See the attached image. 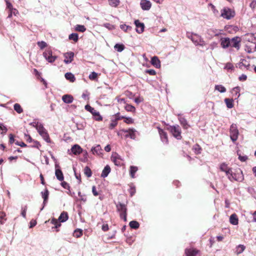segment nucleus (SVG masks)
<instances>
[{"label": "nucleus", "instance_id": "obj_61", "mask_svg": "<svg viewBox=\"0 0 256 256\" xmlns=\"http://www.w3.org/2000/svg\"><path fill=\"white\" fill-rule=\"evenodd\" d=\"M14 135L12 134H9V142L12 144L14 142Z\"/></svg>", "mask_w": 256, "mask_h": 256}, {"label": "nucleus", "instance_id": "obj_9", "mask_svg": "<svg viewBox=\"0 0 256 256\" xmlns=\"http://www.w3.org/2000/svg\"><path fill=\"white\" fill-rule=\"evenodd\" d=\"M111 158L115 165L118 166L123 165L124 160L118 154L116 153L114 154H113Z\"/></svg>", "mask_w": 256, "mask_h": 256}, {"label": "nucleus", "instance_id": "obj_11", "mask_svg": "<svg viewBox=\"0 0 256 256\" xmlns=\"http://www.w3.org/2000/svg\"><path fill=\"white\" fill-rule=\"evenodd\" d=\"M157 128L162 141L166 144H168V140L166 132L158 126L157 127Z\"/></svg>", "mask_w": 256, "mask_h": 256}, {"label": "nucleus", "instance_id": "obj_34", "mask_svg": "<svg viewBox=\"0 0 256 256\" xmlns=\"http://www.w3.org/2000/svg\"><path fill=\"white\" fill-rule=\"evenodd\" d=\"M14 108L18 114H21L23 112V109L19 104H15L14 106Z\"/></svg>", "mask_w": 256, "mask_h": 256}, {"label": "nucleus", "instance_id": "obj_8", "mask_svg": "<svg viewBox=\"0 0 256 256\" xmlns=\"http://www.w3.org/2000/svg\"><path fill=\"white\" fill-rule=\"evenodd\" d=\"M43 56L49 62L52 63L54 62L57 58L56 56H52V52L50 49H46L43 52Z\"/></svg>", "mask_w": 256, "mask_h": 256}, {"label": "nucleus", "instance_id": "obj_7", "mask_svg": "<svg viewBox=\"0 0 256 256\" xmlns=\"http://www.w3.org/2000/svg\"><path fill=\"white\" fill-rule=\"evenodd\" d=\"M230 137L232 140L234 142H236L238 136V130L237 128V126L235 124H232L230 128Z\"/></svg>", "mask_w": 256, "mask_h": 256}, {"label": "nucleus", "instance_id": "obj_62", "mask_svg": "<svg viewBox=\"0 0 256 256\" xmlns=\"http://www.w3.org/2000/svg\"><path fill=\"white\" fill-rule=\"evenodd\" d=\"M92 192L94 196H98V193L96 190V187L95 186H94L92 187Z\"/></svg>", "mask_w": 256, "mask_h": 256}, {"label": "nucleus", "instance_id": "obj_5", "mask_svg": "<svg viewBox=\"0 0 256 256\" xmlns=\"http://www.w3.org/2000/svg\"><path fill=\"white\" fill-rule=\"evenodd\" d=\"M220 16L224 18L230 20L235 16L234 11L228 8H224L221 10Z\"/></svg>", "mask_w": 256, "mask_h": 256}, {"label": "nucleus", "instance_id": "obj_35", "mask_svg": "<svg viewBox=\"0 0 256 256\" xmlns=\"http://www.w3.org/2000/svg\"><path fill=\"white\" fill-rule=\"evenodd\" d=\"M36 130H38V132L39 134H42V132H46V130L44 128L42 124H37L36 126Z\"/></svg>", "mask_w": 256, "mask_h": 256}, {"label": "nucleus", "instance_id": "obj_54", "mask_svg": "<svg viewBox=\"0 0 256 256\" xmlns=\"http://www.w3.org/2000/svg\"><path fill=\"white\" fill-rule=\"evenodd\" d=\"M0 130H2L1 134H4L6 133L8 131V128L6 126H5L3 124H0Z\"/></svg>", "mask_w": 256, "mask_h": 256}, {"label": "nucleus", "instance_id": "obj_29", "mask_svg": "<svg viewBox=\"0 0 256 256\" xmlns=\"http://www.w3.org/2000/svg\"><path fill=\"white\" fill-rule=\"evenodd\" d=\"M224 102H225L228 108H231L234 107L233 99L226 98L224 99Z\"/></svg>", "mask_w": 256, "mask_h": 256}, {"label": "nucleus", "instance_id": "obj_23", "mask_svg": "<svg viewBox=\"0 0 256 256\" xmlns=\"http://www.w3.org/2000/svg\"><path fill=\"white\" fill-rule=\"evenodd\" d=\"M91 151L94 154L100 156L102 154V149L100 145L98 144L96 146L92 148Z\"/></svg>", "mask_w": 256, "mask_h": 256}, {"label": "nucleus", "instance_id": "obj_22", "mask_svg": "<svg viewBox=\"0 0 256 256\" xmlns=\"http://www.w3.org/2000/svg\"><path fill=\"white\" fill-rule=\"evenodd\" d=\"M62 100L66 104H70L73 102L74 98L72 95L64 94L62 97Z\"/></svg>", "mask_w": 256, "mask_h": 256}, {"label": "nucleus", "instance_id": "obj_20", "mask_svg": "<svg viewBox=\"0 0 256 256\" xmlns=\"http://www.w3.org/2000/svg\"><path fill=\"white\" fill-rule=\"evenodd\" d=\"M71 151L73 154L75 155H78L82 152V149L79 145L74 144L71 148Z\"/></svg>", "mask_w": 256, "mask_h": 256}, {"label": "nucleus", "instance_id": "obj_49", "mask_svg": "<svg viewBox=\"0 0 256 256\" xmlns=\"http://www.w3.org/2000/svg\"><path fill=\"white\" fill-rule=\"evenodd\" d=\"M125 109L126 111L130 112H134L136 110L135 107L130 104H126Z\"/></svg>", "mask_w": 256, "mask_h": 256}, {"label": "nucleus", "instance_id": "obj_43", "mask_svg": "<svg viewBox=\"0 0 256 256\" xmlns=\"http://www.w3.org/2000/svg\"><path fill=\"white\" fill-rule=\"evenodd\" d=\"M75 30L80 32H84L86 30V28L83 25L77 24L76 26Z\"/></svg>", "mask_w": 256, "mask_h": 256}, {"label": "nucleus", "instance_id": "obj_32", "mask_svg": "<svg viewBox=\"0 0 256 256\" xmlns=\"http://www.w3.org/2000/svg\"><path fill=\"white\" fill-rule=\"evenodd\" d=\"M42 197L44 198V204H45L47 202L48 198L49 192L48 190L46 189L44 192H41Z\"/></svg>", "mask_w": 256, "mask_h": 256}, {"label": "nucleus", "instance_id": "obj_30", "mask_svg": "<svg viewBox=\"0 0 256 256\" xmlns=\"http://www.w3.org/2000/svg\"><path fill=\"white\" fill-rule=\"evenodd\" d=\"M65 78L66 80H69L72 82H74L76 80L74 76L71 72H66L65 74Z\"/></svg>", "mask_w": 256, "mask_h": 256}, {"label": "nucleus", "instance_id": "obj_63", "mask_svg": "<svg viewBox=\"0 0 256 256\" xmlns=\"http://www.w3.org/2000/svg\"><path fill=\"white\" fill-rule=\"evenodd\" d=\"M124 118H125V116H120L119 113H117L116 114V119L115 120H116L117 122L118 120L124 119Z\"/></svg>", "mask_w": 256, "mask_h": 256}, {"label": "nucleus", "instance_id": "obj_24", "mask_svg": "<svg viewBox=\"0 0 256 256\" xmlns=\"http://www.w3.org/2000/svg\"><path fill=\"white\" fill-rule=\"evenodd\" d=\"M151 62L152 66L156 68H160V62L157 56H154L152 58Z\"/></svg>", "mask_w": 256, "mask_h": 256}, {"label": "nucleus", "instance_id": "obj_17", "mask_svg": "<svg viewBox=\"0 0 256 256\" xmlns=\"http://www.w3.org/2000/svg\"><path fill=\"white\" fill-rule=\"evenodd\" d=\"M220 169L222 172H225L227 176L231 172L232 168L228 166V164L224 162L221 164L220 166Z\"/></svg>", "mask_w": 256, "mask_h": 256}, {"label": "nucleus", "instance_id": "obj_2", "mask_svg": "<svg viewBox=\"0 0 256 256\" xmlns=\"http://www.w3.org/2000/svg\"><path fill=\"white\" fill-rule=\"evenodd\" d=\"M167 130L177 140H181L182 138L181 128L178 125L170 126L167 128Z\"/></svg>", "mask_w": 256, "mask_h": 256}, {"label": "nucleus", "instance_id": "obj_16", "mask_svg": "<svg viewBox=\"0 0 256 256\" xmlns=\"http://www.w3.org/2000/svg\"><path fill=\"white\" fill-rule=\"evenodd\" d=\"M238 65L239 68L242 70H243L244 68H246L247 70H249L250 66V64L245 59H241Z\"/></svg>", "mask_w": 256, "mask_h": 256}, {"label": "nucleus", "instance_id": "obj_12", "mask_svg": "<svg viewBox=\"0 0 256 256\" xmlns=\"http://www.w3.org/2000/svg\"><path fill=\"white\" fill-rule=\"evenodd\" d=\"M64 63L68 64L72 62L74 60V53L72 52H68L64 54Z\"/></svg>", "mask_w": 256, "mask_h": 256}, {"label": "nucleus", "instance_id": "obj_6", "mask_svg": "<svg viewBox=\"0 0 256 256\" xmlns=\"http://www.w3.org/2000/svg\"><path fill=\"white\" fill-rule=\"evenodd\" d=\"M85 109L90 112L93 116L94 118L97 121H102V116L100 115V112L92 108L89 104L85 106Z\"/></svg>", "mask_w": 256, "mask_h": 256}, {"label": "nucleus", "instance_id": "obj_64", "mask_svg": "<svg viewBox=\"0 0 256 256\" xmlns=\"http://www.w3.org/2000/svg\"><path fill=\"white\" fill-rule=\"evenodd\" d=\"M16 144L18 146H21L22 148H24V147L26 146V144L22 142H18L17 141L16 142Z\"/></svg>", "mask_w": 256, "mask_h": 256}, {"label": "nucleus", "instance_id": "obj_56", "mask_svg": "<svg viewBox=\"0 0 256 256\" xmlns=\"http://www.w3.org/2000/svg\"><path fill=\"white\" fill-rule=\"evenodd\" d=\"M124 122L128 124H133L134 121V120L131 118H124Z\"/></svg>", "mask_w": 256, "mask_h": 256}, {"label": "nucleus", "instance_id": "obj_33", "mask_svg": "<svg viewBox=\"0 0 256 256\" xmlns=\"http://www.w3.org/2000/svg\"><path fill=\"white\" fill-rule=\"evenodd\" d=\"M129 225L132 228L134 229H138L140 227L139 223L136 220L130 222Z\"/></svg>", "mask_w": 256, "mask_h": 256}, {"label": "nucleus", "instance_id": "obj_48", "mask_svg": "<svg viewBox=\"0 0 256 256\" xmlns=\"http://www.w3.org/2000/svg\"><path fill=\"white\" fill-rule=\"evenodd\" d=\"M237 153L238 156V160L242 162H244L248 160V157L246 156H241V154H239L238 151Z\"/></svg>", "mask_w": 256, "mask_h": 256}, {"label": "nucleus", "instance_id": "obj_41", "mask_svg": "<svg viewBox=\"0 0 256 256\" xmlns=\"http://www.w3.org/2000/svg\"><path fill=\"white\" fill-rule=\"evenodd\" d=\"M138 168L134 166H131L130 167V175L132 178H134L135 173L138 170Z\"/></svg>", "mask_w": 256, "mask_h": 256}, {"label": "nucleus", "instance_id": "obj_53", "mask_svg": "<svg viewBox=\"0 0 256 256\" xmlns=\"http://www.w3.org/2000/svg\"><path fill=\"white\" fill-rule=\"evenodd\" d=\"M117 124L118 122L116 121V120H112L111 123L109 125L108 128L110 130H112L113 128H114L115 126H117Z\"/></svg>", "mask_w": 256, "mask_h": 256}, {"label": "nucleus", "instance_id": "obj_51", "mask_svg": "<svg viewBox=\"0 0 256 256\" xmlns=\"http://www.w3.org/2000/svg\"><path fill=\"white\" fill-rule=\"evenodd\" d=\"M98 74L93 72L89 75L88 78L90 80H94L98 78Z\"/></svg>", "mask_w": 256, "mask_h": 256}, {"label": "nucleus", "instance_id": "obj_18", "mask_svg": "<svg viewBox=\"0 0 256 256\" xmlns=\"http://www.w3.org/2000/svg\"><path fill=\"white\" fill-rule=\"evenodd\" d=\"M140 4L143 10H149L152 6L151 2L147 0H142Z\"/></svg>", "mask_w": 256, "mask_h": 256}, {"label": "nucleus", "instance_id": "obj_19", "mask_svg": "<svg viewBox=\"0 0 256 256\" xmlns=\"http://www.w3.org/2000/svg\"><path fill=\"white\" fill-rule=\"evenodd\" d=\"M220 44L224 48H228L230 45V39L228 38H221Z\"/></svg>", "mask_w": 256, "mask_h": 256}, {"label": "nucleus", "instance_id": "obj_39", "mask_svg": "<svg viewBox=\"0 0 256 256\" xmlns=\"http://www.w3.org/2000/svg\"><path fill=\"white\" fill-rule=\"evenodd\" d=\"M68 38L73 40L74 42H77L78 40V36L76 33H72L69 35Z\"/></svg>", "mask_w": 256, "mask_h": 256}, {"label": "nucleus", "instance_id": "obj_60", "mask_svg": "<svg viewBox=\"0 0 256 256\" xmlns=\"http://www.w3.org/2000/svg\"><path fill=\"white\" fill-rule=\"evenodd\" d=\"M61 186L65 189L68 190L70 188L69 184L66 182L64 181L62 182Z\"/></svg>", "mask_w": 256, "mask_h": 256}, {"label": "nucleus", "instance_id": "obj_47", "mask_svg": "<svg viewBox=\"0 0 256 256\" xmlns=\"http://www.w3.org/2000/svg\"><path fill=\"white\" fill-rule=\"evenodd\" d=\"M224 68L228 70H230L231 71H232L234 70V66L232 63L228 62L226 64Z\"/></svg>", "mask_w": 256, "mask_h": 256}, {"label": "nucleus", "instance_id": "obj_50", "mask_svg": "<svg viewBox=\"0 0 256 256\" xmlns=\"http://www.w3.org/2000/svg\"><path fill=\"white\" fill-rule=\"evenodd\" d=\"M82 234V230L80 229H77L74 232V236L76 238H80Z\"/></svg>", "mask_w": 256, "mask_h": 256}, {"label": "nucleus", "instance_id": "obj_37", "mask_svg": "<svg viewBox=\"0 0 256 256\" xmlns=\"http://www.w3.org/2000/svg\"><path fill=\"white\" fill-rule=\"evenodd\" d=\"M6 214L4 212H0V224H3L4 222L6 221Z\"/></svg>", "mask_w": 256, "mask_h": 256}, {"label": "nucleus", "instance_id": "obj_26", "mask_svg": "<svg viewBox=\"0 0 256 256\" xmlns=\"http://www.w3.org/2000/svg\"><path fill=\"white\" fill-rule=\"evenodd\" d=\"M68 218V212H66L64 211L60 214L58 220L60 222H63L66 221Z\"/></svg>", "mask_w": 256, "mask_h": 256}, {"label": "nucleus", "instance_id": "obj_46", "mask_svg": "<svg viewBox=\"0 0 256 256\" xmlns=\"http://www.w3.org/2000/svg\"><path fill=\"white\" fill-rule=\"evenodd\" d=\"M109 4L112 6L116 7L120 4L119 0H108Z\"/></svg>", "mask_w": 256, "mask_h": 256}, {"label": "nucleus", "instance_id": "obj_40", "mask_svg": "<svg viewBox=\"0 0 256 256\" xmlns=\"http://www.w3.org/2000/svg\"><path fill=\"white\" fill-rule=\"evenodd\" d=\"M245 249V246L244 245L240 244L236 247V253L239 254L242 253Z\"/></svg>", "mask_w": 256, "mask_h": 256}, {"label": "nucleus", "instance_id": "obj_31", "mask_svg": "<svg viewBox=\"0 0 256 256\" xmlns=\"http://www.w3.org/2000/svg\"><path fill=\"white\" fill-rule=\"evenodd\" d=\"M192 149L196 154H200L202 150V148L200 147V146L197 144L193 146Z\"/></svg>", "mask_w": 256, "mask_h": 256}, {"label": "nucleus", "instance_id": "obj_10", "mask_svg": "<svg viewBox=\"0 0 256 256\" xmlns=\"http://www.w3.org/2000/svg\"><path fill=\"white\" fill-rule=\"evenodd\" d=\"M241 40L239 37H234L230 39V46L235 48L237 50H239L240 46Z\"/></svg>", "mask_w": 256, "mask_h": 256}, {"label": "nucleus", "instance_id": "obj_13", "mask_svg": "<svg viewBox=\"0 0 256 256\" xmlns=\"http://www.w3.org/2000/svg\"><path fill=\"white\" fill-rule=\"evenodd\" d=\"M199 252L198 250L193 248H186L184 251L186 256H196Z\"/></svg>", "mask_w": 256, "mask_h": 256}, {"label": "nucleus", "instance_id": "obj_58", "mask_svg": "<svg viewBox=\"0 0 256 256\" xmlns=\"http://www.w3.org/2000/svg\"><path fill=\"white\" fill-rule=\"evenodd\" d=\"M145 72L146 74H148L151 76H155L156 74V72L154 70H145Z\"/></svg>", "mask_w": 256, "mask_h": 256}, {"label": "nucleus", "instance_id": "obj_27", "mask_svg": "<svg viewBox=\"0 0 256 256\" xmlns=\"http://www.w3.org/2000/svg\"><path fill=\"white\" fill-rule=\"evenodd\" d=\"M110 168L108 165H106L104 168L102 173L101 174V177L106 178L110 172Z\"/></svg>", "mask_w": 256, "mask_h": 256}, {"label": "nucleus", "instance_id": "obj_1", "mask_svg": "<svg viewBox=\"0 0 256 256\" xmlns=\"http://www.w3.org/2000/svg\"><path fill=\"white\" fill-rule=\"evenodd\" d=\"M228 178L231 182L234 180L242 182L244 180L242 172L240 168L236 169L234 172H232V170H231V172Z\"/></svg>", "mask_w": 256, "mask_h": 256}, {"label": "nucleus", "instance_id": "obj_25", "mask_svg": "<svg viewBox=\"0 0 256 256\" xmlns=\"http://www.w3.org/2000/svg\"><path fill=\"white\" fill-rule=\"evenodd\" d=\"M230 222L233 225H237L238 224V219L236 214H233L230 216Z\"/></svg>", "mask_w": 256, "mask_h": 256}, {"label": "nucleus", "instance_id": "obj_21", "mask_svg": "<svg viewBox=\"0 0 256 256\" xmlns=\"http://www.w3.org/2000/svg\"><path fill=\"white\" fill-rule=\"evenodd\" d=\"M50 222L54 225V226L52 227V228H55L56 232H59L58 228L61 226V222L54 218L51 220Z\"/></svg>", "mask_w": 256, "mask_h": 256}, {"label": "nucleus", "instance_id": "obj_45", "mask_svg": "<svg viewBox=\"0 0 256 256\" xmlns=\"http://www.w3.org/2000/svg\"><path fill=\"white\" fill-rule=\"evenodd\" d=\"M120 28L122 30H124L126 32H127L129 30H131L132 29V28L129 26H127L125 24H121L120 26Z\"/></svg>", "mask_w": 256, "mask_h": 256}, {"label": "nucleus", "instance_id": "obj_3", "mask_svg": "<svg viewBox=\"0 0 256 256\" xmlns=\"http://www.w3.org/2000/svg\"><path fill=\"white\" fill-rule=\"evenodd\" d=\"M117 211L120 212V218L124 220V222L126 221L127 208L126 205L118 202L116 204Z\"/></svg>", "mask_w": 256, "mask_h": 256}, {"label": "nucleus", "instance_id": "obj_4", "mask_svg": "<svg viewBox=\"0 0 256 256\" xmlns=\"http://www.w3.org/2000/svg\"><path fill=\"white\" fill-rule=\"evenodd\" d=\"M187 37L190 39L196 45L204 46V42L201 36L196 34H187Z\"/></svg>", "mask_w": 256, "mask_h": 256}, {"label": "nucleus", "instance_id": "obj_42", "mask_svg": "<svg viewBox=\"0 0 256 256\" xmlns=\"http://www.w3.org/2000/svg\"><path fill=\"white\" fill-rule=\"evenodd\" d=\"M42 138H43L48 142H50V138L49 136V135L48 134V133L47 132H42V134H40Z\"/></svg>", "mask_w": 256, "mask_h": 256}, {"label": "nucleus", "instance_id": "obj_52", "mask_svg": "<svg viewBox=\"0 0 256 256\" xmlns=\"http://www.w3.org/2000/svg\"><path fill=\"white\" fill-rule=\"evenodd\" d=\"M181 124L183 126L184 128H188V124L186 120L184 118H181L180 120Z\"/></svg>", "mask_w": 256, "mask_h": 256}, {"label": "nucleus", "instance_id": "obj_38", "mask_svg": "<svg viewBox=\"0 0 256 256\" xmlns=\"http://www.w3.org/2000/svg\"><path fill=\"white\" fill-rule=\"evenodd\" d=\"M84 174L88 177L90 178L92 176V172L88 166H86L84 168Z\"/></svg>", "mask_w": 256, "mask_h": 256}, {"label": "nucleus", "instance_id": "obj_44", "mask_svg": "<svg viewBox=\"0 0 256 256\" xmlns=\"http://www.w3.org/2000/svg\"><path fill=\"white\" fill-rule=\"evenodd\" d=\"M215 90L220 92H226V88L222 85H216Z\"/></svg>", "mask_w": 256, "mask_h": 256}, {"label": "nucleus", "instance_id": "obj_57", "mask_svg": "<svg viewBox=\"0 0 256 256\" xmlns=\"http://www.w3.org/2000/svg\"><path fill=\"white\" fill-rule=\"evenodd\" d=\"M18 13V11L16 8H12L10 11V14L8 16V18H10L12 16V14H13L14 15H16Z\"/></svg>", "mask_w": 256, "mask_h": 256}, {"label": "nucleus", "instance_id": "obj_55", "mask_svg": "<svg viewBox=\"0 0 256 256\" xmlns=\"http://www.w3.org/2000/svg\"><path fill=\"white\" fill-rule=\"evenodd\" d=\"M38 45L41 49L44 48L47 46L46 43L44 41L38 42Z\"/></svg>", "mask_w": 256, "mask_h": 256}, {"label": "nucleus", "instance_id": "obj_15", "mask_svg": "<svg viewBox=\"0 0 256 256\" xmlns=\"http://www.w3.org/2000/svg\"><path fill=\"white\" fill-rule=\"evenodd\" d=\"M134 24L136 26V31L138 34H141L144 31V23H142L139 20H136Z\"/></svg>", "mask_w": 256, "mask_h": 256}, {"label": "nucleus", "instance_id": "obj_59", "mask_svg": "<svg viewBox=\"0 0 256 256\" xmlns=\"http://www.w3.org/2000/svg\"><path fill=\"white\" fill-rule=\"evenodd\" d=\"M26 210H27V206H24V207H22V208L21 215L24 218H26Z\"/></svg>", "mask_w": 256, "mask_h": 256}, {"label": "nucleus", "instance_id": "obj_14", "mask_svg": "<svg viewBox=\"0 0 256 256\" xmlns=\"http://www.w3.org/2000/svg\"><path fill=\"white\" fill-rule=\"evenodd\" d=\"M122 132H124V133H126L125 136L126 138H130L132 139H135L136 138V130L133 128H129L128 130H122Z\"/></svg>", "mask_w": 256, "mask_h": 256}, {"label": "nucleus", "instance_id": "obj_36", "mask_svg": "<svg viewBox=\"0 0 256 256\" xmlns=\"http://www.w3.org/2000/svg\"><path fill=\"white\" fill-rule=\"evenodd\" d=\"M114 48L118 52H121L124 49L125 46L123 44H116L114 46Z\"/></svg>", "mask_w": 256, "mask_h": 256}, {"label": "nucleus", "instance_id": "obj_28", "mask_svg": "<svg viewBox=\"0 0 256 256\" xmlns=\"http://www.w3.org/2000/svg\"><path fill=\"white\" fill-rule=\"evenodd\" d=\"M56 176L58 180L60 181H62L64 177L62 171L59 169L56 168L55 172Z\"/></svg>", "mask_w": 256, "mask_h": 256}]
</instances>
